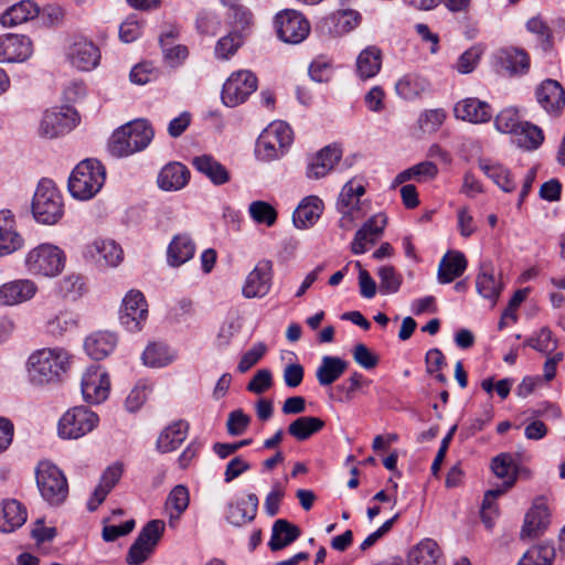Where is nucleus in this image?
I'll return each mask as SVG.
<instances>
[{"label":"nucleus","mask_w":565,"mask_h":565,"mask_svg":"<svg viewBox=\"0 0 565 565\" xmlns=\"http://www.w3.org/2000/svg\"><path fill=\"white\" fill-rule=\"evenodd\" d=\"M74 355L62 347L35 350L25 363L28 380L40 387L60 384L72 369Z\"/></svg>","instance_id":"nucleus-1"},{"label":"nucleus","mask_w":565,"mask_h":565,"mask_svg":"<svg viewBox=\"0 0 565 565\" xmlns=\"http://www.w3.org/2000/svg\"><path fill=\"white\" fill-rule=\"evenodd\" d=\"M153 136L154 131L148 120H132L113 132L108 151L117 158L128 157L147 148Z\"/></svg>","instance_id":"nucleus-2"},{"label":"nucleus","mask_w":565,"mask_h":565,"mask_svg":"<svg viewBox=\"0 0 565 565\" xmlns=\"http://www.w3.org/2000/svg\"><path fill=\"white\" fill-rule=\"evenodd\" d=\"M34 220L43 225H55L64 215V201L61 191L50 179H41L31 203Z\"/></svg>","instance_id":"nucleus-3"},{"label":"nucleus","mask_w":565,"mask_h":565,"mask_svg":"<svg viewBox=\"0 0 565 565\" xmlns=\"http://www.w3.org/2000/svg\"><path fill=\"white\" fill-rule=\"evenodd\" d=\"M105 180L104 166L98 160L85 159L72 171L68 179V191L75 199L89 200L100 191Z\"/></svg>","instance_id":"nucleus-4"},{"label":"nucleus","mask_w":565,"mask_h":565,"mask_svg":"<svg viewBox=\"0 0 565 565\" xmlns=\"http://www.w3.org/2000/svg\"><path fill=\"white\" fill-rule=\"evenodd\" d=\"M36 486L41 497L50 505H61L68 495V483L64 472L49 460L40 461L35 468Z\"/></svg>","instance_id":"nucleus-5"},{"label":"nucleus","mask_w":565,"mask_h":565,"mask_svg":"<svg viewBox=\"0 0 565 565\" xmlns=\"http://www.w3.org/2000/svg\"><path fill=\"white\" fill-rule=\"evenodd\" d=\"M65 253L57 246L43 243L28 252L24 266L31 275L55 277L64 268Z\"/></svg>","instance_id":"nucleus-6"},{"label":"nucleus","mask_w":565,"mask_h":565,"mask_svg":"<svg viewBox=\"0 0 565 565\" xmlns=\"http://www.w3.org/2000/svg\"><path fill=\"white\" fill-rule=\"evenodd\" d=\"M166 530L162 520L149 521L139 532L135 542L128 550L126 562L129 565L143 564L156 551Z\"/></svg>","instance_id":"nucleus-7"},{"label":"nucleus","mask_w":565,"mask_h":565,"mask_svg":"<svg viewBox=\"0 0 565 565\" xmlns=\"http://www.w3.org/2000/svg\"><path fill=\"white\" fill-rule=\"evenodd\" d=\"M99 423L96 413L85 406L68 409L58 422V436L63 439H78L93 431Z\"/></svg>","instance_id":"nucleus-8"},{"label":"nucleus","mask_w":565,"mask_h":565,"mask_svg":"<svg viewBox=\"0 0 565 565\" xmlns=\"http://www.w3.org/2000/svg\"><path fill=\"white\" fill-rule=\"evenodd\" d=\"M274 28L278 39L285 43L299 44L310 33V23L305 15L294 9H284L276 13Z\"/></svg>","instance_id":"nucleus-9"},{"label":"nucleus","mask_w":565,"mask_h":565,"mask_svg":"<svg viewBox=\"0 0 565 565\" xmlns=\"http://www.w3.org/2000/svg\"><path fill=\"white\" fill-rule=\"evenodd\" d=\"M256 75L248 70L233 72L222 88V102L227 107H236L247 100L257 89Z\"/></svg>","instance_id":"nucleus-10"},{"label":"nucleus","mask_w":565,"mask_h":565,"mask_svg":"<svg viewBox=\"0 0 565 565\" xmlns=\"http://www.w3.org/2000/svg\"><path fill=\"white\" fill-rule=\"evenodd\" d=\"M148 319V303L139 290H129L121 302L119 321L129 332L140 331Z\"/></svg>","instance_id":"nucleus-11"},{"label":"nucleus","mask_w":565,"mask_h":565,"mask_svg":"<svg viewBox=\"0 0 565 565\" xmlns=\"http://www.w3.org/2000/svg\"><path fill=\"white\" fill-rule=\"evenodd\" d=\"M77 113L72 107L52 108L44 111L39 134L49 139L57 138L76 126Z\"/></svg>","instance_id":"nucleus-12"},{"label":"nucleus","mask_w":565,"mask_h":565,"mask_svg":"<svg viewBox=\"0 0 565 565\" xmlns=\"http://www.w3.org/2000/svg\"><path fill=\"white\" fill-rule=\"evenodd\" d=\"M81 391L88 404H100L106 401L110 392L107 372L99 365L88 366L82 375Z\"/></svg>","instance_id":"nucleus-13"},{"label":"nucleus","mask_w":565,"mask_h":565,"mask_svg":"<svg viewBox=\"0 0 565 565\" xmlns=\"http://www.w3.org/2000/svg\"><path fill=\"white\" fill-rule=\"evenodd\" d=\"M274 277L273 262L260 259L247 275L242 288L245 298H263L271 288Z\"/></svg>","instance_id":"nucleus-14"},{"label":"nucleus","mask_w":565,"mask_h":565,"mask_svg":"<svg viewBox=\"0 0 565 565\" xmlns=\"http://www.w3.org/2000/svg\"><path fill=\"white\" fill-rule=\"evenodd\" d=\"M33 54L31 39L23 34L0 35V63H23Z\"/></svg>","instance_id":"nucleus-15"},{"label":"nucleus","mask_w":565,"mask_h":565,"mask_svg":"<svg viewBox=\"0 0 565 565\" xmlns=\"http://www.w3.org/2000/svg\"><path fill=\"white\" fill-rule=\"evenodd\" d=\"M84 256L99 267H116L121 263L124 253L115 241L98 238L86 245Z\"/></svg>","instance_id":"nucleus-16"},{"label":"nucleus","mask_w":565,"mask_h":565,"mask_svg":"<svg viewBox=\"0 0 565 565\" xmlns=\"http://www.w3.org/2000/svg\"><path fill=\"white\" fill-rule=\"evenodd\" d=\"M259 500L255 493H248L246 498H236L225 508V520L233 526L242 527L252 523L258 511Z\"/></svg>","instance_id":"nucleus-17"},{"label":"nucleus","mask_w":565,"mask_h":565,"mask_svg":"<svg viewBox=\"0 0 565 565\" xmlns=\"http://www.w3.org/2000/svg\"><path fill=\"white\" fill-rule=\"evenodd\" d=\"M67 58L79 71H92L100 61L99 49L89 40L76 39L68 47Z\"/></svg>","instance_id":"nucleus-18"},{"label":"nucleus","mask_w":565,"mask_h":565,"mask_svg":"<svg viewBox=\"0 0 565 565\" xmlns=\"http://www.w3.org/2000/svg\"><path fill=\"white\" fill-rule=\"evenodd\" d=\"M38 291L31 279H15L0 286V305L15 306L31 300Z\"/></svg>","instance_id":"nucleus-19"},{"label":"nucleus","mask_w":565,"mask_h":565,"mask_svg":"<svg viewBox=\"0 0 565 565\" xmlns=\"http://www.w3.org/2000/svg\"><path fill=\"white\" fill-rule=\"evenodd\" d=\"M536 100L548 114H558L565 105V92L554 79L543 81L535 90Z\"/></svg>","instance_id":"nucleus-20"},{"label":"nucleus","mask_w":565,"mask_h":565,"mask_svg":"<svg viewBox=\"0 0 565 565\" xmlns=\"http://www.w3.org/2000/svg\"><path fill=\"white\" fill-rule=\"evenodd\" d=\"M454 114L457 119L482 124L492 118V108L487 102L468 97L456 103Z\"/></svg>","instance_id":"nucleus-21"},{"label":"nucleus","mask_w":565,"mask_h":565,"mask_svg":"<svg viewBox=\"0 0 565 565\" xmlns=\"http://www.w3.org/2000/svg\"><path fill=\"white\" fill-rule=\"evenodd\" d=\"M548 524V508L542 499H537L525 514L521 539H535L540 536L547 529Z\"/></svg>","instance_id":"nucleus-22"},{"label":"nucleus","mask_w":565,"mask_h":565,"mask_svg":"<svg viewBox=\"0 0 565 565\" xmlns=\"http://www.w3.org/2000/svg\"><path fill=\"white\" fill-rule=\"evenodd\" d=\"M341 150L337 147L327 146L309 158L306 175L309 179H321L326 177L341 159Z\"/></svg>","instance_id":"nucleus-23"},{"label":"nucleus","mask_w":565,"mask_h":565,"mask_svg":"<svg viewBox=\"0 0 565 565\" xmlns=\"http://www.w3.org/2000/svg\"><path fill=\"white\" fill-rule=\"evenodd\" d=\"M124 472V466L116 462L106 468L100 477L98 486L87 501V509L95 511L105 501L108 493L115 488Z\"/></svg>","instance_id":"nucleus-24"},{"label":"nucleus","mask_w":565,"mask_h":565,"mask_svg":"<svg viewBox=\"0 0 565 565\" xmlns=\"http://www.w3.org/2000/svg\"><path fill=\"white\" fill-rule=\"evenodd\" d=\"M23 245V238L15 231L14 215L10 210L0 211V257L9 255Z\"/></svg>","instance_id":"nucleus-25"},{"label":"nucleus","mask_w":565,"mask_h":565,"mask_svg":"<svg viewBox=\"0 0 565 565\" xmlns=\"http://www.w3.org/2000/svg\"><path fill=\"white\" fill-rule=\"evenodd\" d=\"M323 207L322 200L317 195L302 199L292 214L295 226L300 230L313 226L320 218Z\"/></svg>","instance_id":"nucleus-26"},{"label":"nucleus","mask_w":565,"mask_h":565,"mask_svg":"<svg viewBox=\"0 0 565 565\" xmlns=\"http://www.w3.org/2000/svg\"><path fill=\"white\" fill-rule=\"evenodd\" d=\"M191 163L214 185H223L230 182L231 180V173L227 170V168L211 154H201L193 157Z\"/></svg>","instance_id":"nucleus-27"},{"label":"nucleus","mask_w":565,"mask_h":565,"mask_svg":"<svg viewBox=\"0 0 565 565\" xmlns=\"http://www.w3.org/2000/svg\"><path fill=\"white\" fill-rule=\"evenodd\" d=\"M117 335L108 331H96L84 341L85 352L96 361L104 360L113 353L117 345Z\"/></svg>","instance_id":"nucleus-28"},{"label":"nucleus","mask_w":565,"mask_h":565,"mask_svg":"<svg viewBox=\"0 0 565 565\" xmlns=\"http://www.w3.org/2000/svg\"><path fill=\"white\" fill-rule=\"evenodd\" d=\"M189 180L190 171L184 164L170 162L159 172L157 183L161 190L179 191L189 183Z\"/></svg>","instance_id":"nucleus-29"},{"label":"nucleus","mask_w":565,"mask_h":565,"mask_svg":"<svg viewBox=\"0 0 565 565\" xmlns=\"http://www.w3.org/2000/svg\"><path fill=\"white\" fill-rule=\"evenodd\" d=\"M498 62L510 75H524L530 70L529 54L518 47L501 49L497 53Z\"/></svg>","instance_id":"nucleus-30"},{"label":"nucleus","mask_w":565,"mask_h":565,"mask_svg":"<svg viewBox=\"0 0 565 565\" xmlns=\"http://www.w3.org/2000/svg\"><path fill=\"white\" fill-rule=\"evenodd\" d=\"M349 363L333 355H323L319 366L316 370V379L320 386L332 385L347 371Z\"/></svg>","instance_id":"nucleus-31"},{"label":"nucleus","mask_w":565,"mask_h":565,"mask_svg":"<svg viewBox=\"0 0 565 565\" xmlns=\"http://www.w3.org/2000/svg\"><path fill=\"white\" fill-rule=\"evenodd\" d=\"M26 518V509L19 501H3L0 507V532H13L25 523Z\"/></svg>","instance_id":"nucleus-32"},{"label":"nucleus","mask_w":565,"mask_h":565,"mask_svg":"<svg viewBox=\"0 0 565 565\" xmlns=\"http://www.w3.org/2000/svg\"><path fill=\"white\" fill-rule=\"evenodd\" d=\"M396 94L405 100H415L430 92V83L418 74H406L395 84Z\"/></svg>","instance_id":"nucleus-33"},{"label":"nucleus","mask_w":565,"mask_h":565,"mask_svg":"<svg viewBox=\"0 0 565 565\" xmlns=\"http://www.w3.org/2000/svg\"><path fill=\"white\" fill-rule=\"evenodd\" d=\"M300 534L301 531L297 525L290 523L286 519H278L273 524L268 546L273 552L280 551L292 544Z\"/></svg>","instance_id":"nucleus-34"},{"label":"nucleus","mask_w":565,"mask_h":565,"mask_svg":"<svg viewBox=\"0 0 565 565\" xmlns=\"http://www.w3.org/2000/svg\"><path fill=\"white\" fill-rule=\"evenodd\" d=\"M382 57L381 49L375 45L362 50L355 62L359 78L365 81L376 76L382 67Z\"/></svg>","instance_id":"nucleus-35"},{"label":"nucleus","mask_w":565,"mask_h":565,"mask_svg":"<svg viewBox=\"0 0 565 565\" xmlns=\"http://www.w3.org/2000/svg\"><path fill=\"white\" fill-rule=\"evenodd\" d=\"M438 544L430 539L420 541L411 548L406 565H441Z\"/></svg>","instance_id":"nucleus-36"},{"label":"nucleus","mask_w":565,"mask_h":565,"mask_svg":"<svg viewBox=\"0 0 565 565\" xmlns=\"http://www.w3.org/2000/svg\"><path fill=\"white\" fill-rule=\"evenodd\" d=\"M195 253V244L188 234H178L170 242L167 250L168 264L173 267L183 265Z\"/></svg>","instance_id":"nucleus-37"},{"label":"nucleus","mask_w":565,"mask_h":565,"mask_svg":"<svg viewBox=\"0 0 565 565\" xmlns=\"http://www.w3.org/2000/svg\"><path fill=\"white\" fill-rule=\"evenodd\" d=\"M189 425L178 420L166 427L157 439V450L166 454L175 450L186 438Z\"/></svg>","instance_id":"nucleus-38"},{"label":"nucleus","mask_w":565,"mask_h":565,"mask_svg":"<svg viewBox=\"0 0 565 565\" xmlns=\"http://www.w3.org/2000/svg\"><path fill=\"white\" fill-rule=\"evenodd\" d=\"M39 7L30 1L22 0L6 10L0 17V23L4 28H13L38 17Z\"/></svg>","instance_id":"nucleus-39"},{"label":"nucleus","mask_w":565,"mask_h":565,"mask_svg":"<svg viewBox=\"0 0 565 565\" xmlns=\"http://www.w3.org/2000/svg\"><path fill=\"white\" fill-rule=\"evenodd\" d=\"M467 268V260L462 253H447L438 266L437 278L440 284H449L460 277Z\"/></svg>","instance_id":"nucleus-40"},{"label":"nucleus","mask_w":565,"mask_h":565,"mask_svg":"<svg viewBox=\"0 0 565 565\" xmlns=\"http://www.w3.org/2000/svg\"><path fill=\"white\" fill-rule=\"evenodd\" d=\"M479 168L502 191L512 192L515 189V183L511 177L510 171L502 164L491 160L482 159L479 161Z\"/></svg>","instance_id":"nucleus-41"},{"label":"nucleus","mask_w":565,"mask_h":565,"mask_svg":"<svg viewBox=\"0 0 565 565\" xmlns=\"http://www.w3.org/2000/svg\"><path fill=\"white\" fill-rule=\"evenodd\" d=\"M324 427V422L319 417L301 416L291 422L288 426V434L297 440H307L313 434Z\"/></svg>","instance_id":"nucleus-42"},{"label":"nucleus","mask_w":565,"mask_h":565,"mask_svg":"<svg viewBox=\"0 0 565 565\" xmlns=\"http://www.w3.org/2000/svg\"><path fill=\"white\" fill-rule=\"evenodd\" d=\"M491 470L493 473L503 479L501 488L507 491L514 484L516 480V470L514 459L510 454H500L492 459Z\"/></svg>","instance_id":"nucleus-43"},{"label":"nucleus","mask_w":565,"mask_h":565,"mask_svg":"<svg viewBox=\"0 0 565 565\" xmlns=\"http://www.w3.org/2000/svg\"><path fill=\"white\" fill-rule=\"evenodd\" d=\"M543 140V131L537 126L527 121H523L513 135V141L525 150L537 149Z\"/></svg>","instance_id":"nucleus-44"},{"label":"nucleus","mask_w":565,"mask_h":565,"mask_svg":"<svg viewBox=\"0 0 565 565\" xmlns=\"http://www.w3.org/2000/svg\"><path fill=\"white\" fill-rule=\"evenodd\" d=\"M85 291V279L76 273L67 274L56 282V292L64 299L77 300Z\"/></svg>","instance_id":"nucleus-45"},{"label":"nucleus","mask_w":565,"mask_h":565,"mask_svg":"<svg viewBox=\"0 0 565 565\" xmlns=\"http://www.w3.org/2000/svg\"><path fill=\"white\" fill-rule=\"evenodd\" d=\"M177 33L171 30L160 36L164 60L172 67L180 65L188 57L189 51L184 45H172Z\"/></svg>","instance_id":"nucleus-46"},{"label":"nucleus","mask_w":565,"mask_h":565,"mask_svg":"<svg viewBox=\"0 0 565 565\" xmlns=\"http://www.w3.org/2000/svg\"><path fill=\"white\" fill-rule=\"evenodd\" d=\"M476 287L481 297L492 301L497 300L502 289L501 282L497 280L492 270L486 266L481 267V271L477 276Z\"/></svg>","instance_id":"nucleus-47"},{"label":"nucleus","mask_w":565,"mask_h":565,"mask_svg":"<svg viewBox=\"0 0 565 565\" xmlns=\"http://www.w3.org/2000/svg\"><path fill=\"white\" fill-rule=\"evenodd\" d=\"M255 152L259 159L271 161L284 156L286 151L271 137V132L264 129L256 141Z\"/></svg>","instance_id":"nucleus-48"},{"label":"nucleus","mask_w":565,"mask_h":565,"mask_svg":"<svg viewBox=\"0 0 565 565\" xmlns=\"http://www.w3.org/2000/svg\"><path fill=\"white\" fill-rule=\"evenodd\" d=\"M141 358L145 365L150 367L167 366L174 360V355L170 352L169 348L162 343L149 344Z\"/></svg>","instance_id":"nucleus-49"},{"label":"nucleus","mask_w":565,"mask_h":565,"mask_svg":"<svg viewBox=\"0 0 565 565\" xmlns=\"http://www.w3.org/2000/svg\"><path fill=\"white\" fill-rule=\"evenodd\" d=\"M554 558V546L544 543L527 550L516 565H552Z\"/></svg>","instance_id":"nucleus-50"},{"label":"nucleus","mask_w":565,"mask_h":565,"mask_svg":"<svg viewBox=\"0 0 565 565\" xmlns=\"http://www.w3.org/2000/svg\"><path fill=\"white\" fill-rule=\"evenodd\" d=\"M250 218L257 224L273 226L277 221V211L266 201H253L248 206Z\"/></svg>","instance_id":"nucleus-51"},{"label":"nucleus","mask_w":565,"mask_h":565,"mask_svg":"<svg viewBox=\"0 0 565 565\" xmlns=\"http://www.w3.org/2000/svg\"><path fill=\"white\" fill-rule=\"evenodd\" d=\"M359 203L353 193L352 181L347 182L337 201V209L343 215L341 222L345 218H348L349 222L353 220V213L359 210Z\"/></svg>","instance_id":"nucleus-52"},{"label":"nucleus","mask_w":565,"mask_h":565,"mask_svg":"<svg viewBox=\"0 0 565 565\" xmlns=\"http://www.w3.org/2000/svg\"><path fill=\"white\" fill-rule=\"evenodd\" d=\"M244 34L238 31H231L227 35L221 38L215 45V55L221 60H228L242 46Z\"/></svg>","instance_id":"nucleus-53"},{"label":"nucleus","mask_w":565,"mask_h":565,"mask_svg":"<svg viewBox=\"0 0 565 565\" xmlns=\"http://www.w3.org/2000/svg\"><path fill=\"white\" fill-rule=\"evenodd\" d=\"M522 122L518 110L512 107L501 110L494 119V126L498 131L511 135L515 134Z\"/></svg>","instance_id":"nucleus-54"},{"label":"nucleus","mask_w":565,"mask_h":565,"mask_svg":"<svg viewBox=\"0 0 565 565\" xmlns=\"http://www.w3.org/2000/svg\"><path fill=\"white\" fill-rule=\"evenodd\" d=\"M190 503V493L185 486H175L166 500V510L178 511L184 513Z\"/></svg>","instance_id":"nucleus-55"},{"label":"nucleus","mask_w":565,"mask_h":565,"mask_svg":"<svg viewBox=\"0 0 565 565\" xmlns=\"http://www.w3.org/2000/svg\"><path fill=\"white\" fill-rule=\"evenodd\" d=\"M230 19L233 28L232 31H238L239 33L244 34V36L249 33L254 23V15L252 11L245 6H242L230 12Z\"/></svg>","instance_id":"nucleus-56"},{"label":"nucleus","mask_w":565,"mask_h":565,"mask_svg":"<svg viewBox=\"0 0 565 565\" xmlns=\"http://www.w3.org/2000/svg\"><path fill=\"white\" fill-rule=\"evenodd\" d=\"M446 119V111L441 108L425 110L418 118V126L424 132L437 131Z\"/></svg>","instance_id":"nucleus-57"},{"label":"nucleus","mask_w":565,"mask_h":565,"mask_svg":"<svg viewBox=\"0 0 565 565\" xmlns=\"http://www.w3.org/2000/svg\"><path fill=\"white\" fill-rule=\"evenodd\" d=\"M377 275L380 277V290L383 294H395L401 286V277L392 266H382Z\"/></svg>","instance_id":"nucleus-58"},{"label":"nucleus","mask_w":565,"mask_h":565,"mask_svg":"<svg viewBox=\"0 0 565 565\" xmlns=\"http://www.w3.org/2000/svg\"><path fill=\"white\" fill-rule=\"evenodd\" d=\"M483 50L480 46H471L459 56L456 64V70L460 74L471 73L478 65Z\"/></svg>","instance_id":"nucleus-59"},{"label":"nucleus","mask_w":565,"mask_h":565,"mask_svg":"<svg viewBox=\"0 0 565 565\" xmlns=\"http://www.w3.org/2000/svg\"><path fill=\"white\" fill-rule=\"evenodd\" d=\"M271 132V137L277 139V143L286 151L294 141L291 127L285 121H273L265 128Z\"/></svg>","instance_id":"nucleus-60"},{"label":"nucleus","mask_w":565,"mask_h":565,"mask_svg":"<svg viewBox=\"0 0 565 565\" xmlns=\"http://www.w3.org/2000/svg\"><path fill=\"white\" fill-rule=\"evenodd\" d=\"M526 30L534 34L537 41L546 49L552 44V31L541 17H533L526 22Z\"/></svg>","instance_id":"nucleus-61"},{"label":"nucleus","mask_w":565,"mask_h":565,"mask_svg":"<svg viewBox=\"0 0 565 565\" xmlns=\"http://www.w3.org/2000/svg\"><path fill=\"white\" fill-rule=\"evenodd\" d=\"M525 344L542 353H551L556 348V341L547 328L541 329L536 335L527 339Z\"/></svg>","instance_id":"nucleus-62"},{"label":"nucleus","mask_w":565,"mask_h":565,"mask_svg":"<svg viewBox=\"0 0 565 565\" xmlns=\"http://www.w3.org/2000/svg\"><path fill=\"white\" fill-rule=\"evenodd\" d=\"M77 326V319L71 312H60L49 321V331L53 334H63Z\"/></svg>","instance_id":"nucleus-63"},{"label":"nucleus","mask_w":565,"mask_h":565,"mask_svg":"<svg viewBox=\"0 0 565 565\" xmlns=\"http://www.w3.org/2000/svg\"><path fill=\"white\" fill-rule=\"evenodd\" d=\"M250 423V417L242 409H235L228 414L226 422L227 433L231 436H239L245 433Z\"/></svg>","instance_id":"nucleus-64"}]
</instances>
